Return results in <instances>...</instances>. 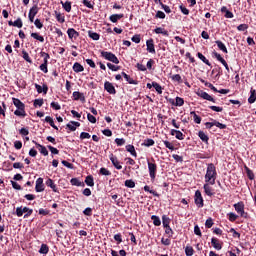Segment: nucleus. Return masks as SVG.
<instances>
[{
  "instance_id": "nucleus-35",
  "label": "nucleus",
  "mask_w": 256,
  "mask_h": 256,
  "mask_svg": "<svg viewBox=\"0 0 256 256\" xmlns=\"http://www.w3.org/2000/svg\"><path fill=\"white\" fill-rule=\"evenodd\" d=\"M61 5H62L63 9L66 11V13H71V2H69V1L63 2V1H61Z\"/></svg>"
},
{
  "instance_id": "nucleus-11",
  "label": "nucleus",
  "mask_w": 256,
  "mask_h": 256,
  "mask_svg": "<svg viewBox=\"0 0 256 256\" xmlns=\"http://www.w3.org/2000/svg\"><path fill=\"white\" fill-rule=\"evenodd\" d=\"M73 101H81V103H85L87 100L85 99V94L79 91H75L72 94Z\"/></svg>"
},
{
  "instance_id": "nucleus-21",
  "label": "nucleus",
  "mask_w": 256,
  "mask_h": 256,
  "mask_svg": "<svg viewBox=\"0 0 256 256\" xmlns=\"http://www.w3.org/2000/svg\"><path fill=\"white\" fill-rule=\"evenodd\" d=\"M198 137H199V139H201V141L203 143H205L206 145H209V136L207 134H205V132L200 130L198 132Z\"/></svg>"
},
{
  "instance_id": "nucleus-27",
  "label": "nucleus",
  "mask_w": 256,
  "mask_h": 256,
  "mask_svg": "<svg viewBox=\"0 0 256 256\" xmlns=\"http://www.w3.org/2000/svg\"><path fill=\"white\" fill-rule=\"evenodd\" d=\"M215 43L220 51H222L223 53H229V51L227 50V46H225V44L221 40H217Z\"/></svg>"
},
{
  "instance_id": "nucleus-64",
  "label": "nucleus",
  "mask_w": 256,
  "mask_h": 256,
  "mask_svg": "<svg viewBox=\"0 0 256 256\" xmlns=\"http://www.w3.org/2000/svg\"><path fill=\"white\" fill-rule=\"evenodd\" d=\"M164 229H165V233L167 236L173 237L174 232H173V229L171 228V226L165 227Z\"/></svg>"
},
{
  "instance_id": "nucleus-17",
  "label": "nucleus",
  "mask_w": 256,
  "mask_h": 256,
  "mask_svg": "<svg viewBox=\"0 0 256 256\" xmlns=\"http://www.w3.org/2000/svg\"><path fill=\"white\" fill-rule=\"evenodd\" d=\"M170 135H175L176 139H178L179 141H183V139H185V134H183V132H181L180 130L172 129L170 131Z\"/></svg>"
},
{
  "instance_id": "nucleus-63",
  "label": "nucleus",
  "mask_w": 256,
  "mask_h": 256,
  "mask_svg": "<svg viewBox=\"0 0 256 256\" xmlns=\"http://www.w3.org/2000/svg\"><path fill=\"white\" fill-rule=\"evenodd\" d=\"M213 57H215L217 59V61H219L220 63L224 62L225 60L221 57V54L217 53V51H214L212 53Z\"/></svg>"
},
{
  "instance_id": "nucleus-29",
  "label": "nucleus",
  "mask_w": 256,
  "mask_h": 256,
  "mask_svg": "<svg viewBox=\"0 0 256 256\" xmlns=\"http://www.w3.org/2000/svg\"><path fill=\"white\" fill-rule=\"evenodd\" d=\"M71 185L74 187H85V183L78 180V178H72L70 180Z\"/></svg>"
},
{
  "instance_id": "nucleus-8",
  "label": "nucleus",
  "mask_w": 256,
  "mask_h": 256,
  "mask_svg": "<svg viewBox=\"0 0 256 256\" xmlns=\"http://www.w3.org/2000/svg\"><path fill=\"white\" fill-rule=\"evenodd\" d=\"M37 13H39V6H32L28 14L30 23H33V21H35V16L37 15Z\"/></svg>"
},
{
  "instance_id": "nucleus-31",
  "label": "nucleus",
  "mask_w": 256,
  "mask_h": 256,
  "mask_svg": "<svg viewBox=\"0 0 256 256\" xmlns=\"http://www.w3.org/2000/svg\"><path fill=\"white\" fill-rule=\"evenodd\" d=\"M85 183L86 185H88V187H95V180L93 179L92 175H88L85 178Z\"/></svg>"
},
{
  "instance_id": "nucleus-51",
  "label": "nucleus",
  "mask_w": 256,
  "mask_h": 256,
  "mask_svg": "<svg viewBox=\"0 0 256 256\" xmlns=\"http://www.w3.org/2000/svg\"><path fill=\"white\" fill-rule=\"evenodd\" d=\"M124 185H125V187H128L129 189H134L135 181H133L132 179L126 180Z\"/></svg>"
},
{
  "instance_id": "nucleus-24",
  "label": "nucleus",
  "mask_w": 256,
  "mask_h": 256,
  "mask_svg": "<svg viewBox=\"0 0 256 256\" xmlns=\"http://www.w3.org/2000/svg\"><path fill=\"white\" fill-rule=\"evenodd\" d=\"M72 69L75 73H82V71H85V68L79 62L74 63Z\"/></svg>"
},
{
  "instance_id": "nucleus-23",
  "label": "nucleus",
  "mask_w": 256,
  "mask_h": 256,
  "mask_svg": "<svg viewBox=\"0 0 256 256\" xmlns=\"http://www.w3.org/2000/svg\"><path fill=\"white\" fill-rule=\"evenodd\" d=\"M30 36L32 37V39H35L36 41H39L40 43H45V38L37 32H32L30 34Z\"/></svg>"
},
{
  "instance_id": "nucleus-36",
  "label": "nucleus",
  "mask_w": 256,
  "mask_h": 256,
  "mask_svg": "<svg viewBox=\"0 0 256 256\" xmlns=\"http://www.w3.org/2000/svg\"><path fill=\"white\" fill-rule=\"evenodd\" d=\"M244 169L246 171L248 179H250V181H253V179H255V174L253 173V170H250L247 166H245Z\"/></svg>"
},
{
  "instance_id": "nucleus-15",
  "label": "nucleus",
  "mask_w": 256,
  "mask_h": 256,
  "mask_svg": "<svg viewBox=\"0 0 256 256\" xmlns=\"http://www.w3.org/2000/svg\"><path fill=\"white\" fill-rule=\"evenodd\" d=\"M198 97H201L202 99H205L206 101H211L212 103H215V99L209 95V93L201 90L198 92Z\"/></svg>"
},
{
  "instance_id": "nucleus-62",
  "label": "nucleus",
  "mask_w": 256,
  "mask_h": 256,
  "mask_svg": "<svg viewBox=\"0 0 256 256\" xmlns=\"http://www.w3.org/2000/svg\"><path fill=\"white\" fill-rule=\"evenodd\" d=\"M247 29H249L248 24H240L237 26V31H247Z\"/></svg>"
},
{
  "instance_id": "nucleus-32",
  "label": "nucleus",
  "mask_w": 256,
  "mask_h": 256,
  "mask_svg": "<svg viewBox=\"0 0 256 256\" xmlns=\"http://www.w3.org/2000/svg\"><path fill=\"white\" fill-rule=\"evenodd\" d=\"M162 225L163 227H170L169 225H171V218H169V216L167 215H163L162 216Z\"/></svg>"
},
{
  "instance_id": "nucleus-28",
  "label": "nucleus",
  "mask_w": 256,
  "mask_h": 256,
  "mask_svg": "<svg viewBox=\"0 0 256 256\" xmlns=\"http://www.w3.org/2000/svg\"><path fill=\"white\" fill-rule=\"evenodd\" d=\"M154 33H156V35H164V37H169V32L161 27L154 29Z\"/></svg>"
},
{
  "instance_id": "nucleus-49",
  "label": "nucleus",
  "mask_w": 256,
  "mask_h": 256,
  "mask_svg": "<svg viewBox=\"0 0 256 256\" xmlns=\"http://www.w3.org/2000/svg\"><path fill=\"white\" fill-rule=\"evenodd\" d=\"M239 216L233 212L228 213V219L231 221V223H234V221H237Z\"/></svg>"
},
{
  "instance_id": "nucleus-22",
  "label": "nucleus",
  "mask_w": 256,
  "mask_h": 256,
  "mask_svg": "<svg viewBox=\"0 0 256 256\" xmlns=\"http://www.w3.org/2000/svg\"><path fill=\"white\" fill-rule=\"evenodd\" d=\"M255 101H256V90L251 88L250 89V96L248 98V103L250 105H253V103H255Z\"/></svg>"
},
{
  "instance_id": "nucleus-39",
  "label": "nucleus",
  "mask_w": 256,
  "mask_h": 256,
  "mask_svg": "<svg viewBox=\"0 0 256 256\" xmlns=\"http://www.w3.org/2000/svg\"><path fill=\"white\" fill-rule=\"evenodd\" d=\"M152 86L154 87V89L157 91L158 95H162L163 94V87H161L159 85V83L157 82H152Z\"/></svg>"
},
{
  "instance_id": "nucleus-53",
  "label": "nucleus",
  "mask_w": 256,
  "mask_h": 256,
  "mask_svg": "<svg viewBox=\"0 0 256 256\" xmlns=\"http://www.w3.org/2000/svg\"><path fill=\"white\" fill-rule=\"evenodd\" d=\"M114 141L118 147H123L126 143L124 138H116Z\"/></svg>"
},
{
  "instance_id": "nucleus-5",
  "label": "nucleus",
  "mask_w": 256,
  "mask_h": 256,
  "mask_svg": "<svg viewBox=\"0 0 256 256\" xmlns=\"http://www.w3.org/2000/svg\"><path fill=\"white\" fill-rule=\"evenodd\" d=\"M233 207L240 217H244V219L249 217V213L245 212V203L243 201L234 204Z\"/></svg>"
},
{
  "instance_id": "nucleus-19",
  "label": "nucleus",
  "mask_w": 256,
  "mask_h": 256,
  "mask_svg": "<svg viewBox=\"0 0 256 256\" xmlns=\"http://www.w3.org/2000/svg\"><path fill=\"white\" fill-rule=\"evenodd\" d=\"M46 186L50 187V189H52V191H54V193H59V190L57 188V185L55 184V182L53 181V179L48 178L46 181Z\"/></svg>"
},
{
  "instance_id": "nucleus-2",
  "label": "nucleus",
  "mask_w": 256,
  "mask_h": 256,
  "mask_svg": "<svg viewBox=\"0 0 256 256\" xmlns=\"http://www.w3.org/2000/svg\"><path fill=\"white\" fill-rule=\"evenodd\" d=\"M13 105L16 106V110L14 111V115L16 117H27V112H25V104L22 103L18 98H12Z\"/></svg>"
},
{
  "instance_id": "nucleus-10",
  "label": "nucleus",
  "mask_w": 256,
  "mask_h": 256,
  "mask_svg": "<svg viewBox=\"0 0 256 256\" xmlns=\"http://www.w3.org/2000/svg\"><path fill=\"white\" fill-rule=\"evenodd\" d=\"M203 189L205 195H207L208 197H213V195H215L213 187H211V183L205 182V184L203 185Z\"/></svg>"
},
{
  "instance_id": "nucleus-4",
  "label": "nucleus",
  "mask_w": 256,
  "mask_h": 256,
  "mask_svg": "<svg viewBox=\"0 0 256 256\" xmlns=\"http://www.w3.org/2000/svg\"><path fill=\"white\" fill-rule=\"evenodd\" d=\"M100 57L106 59V61H110L111 63H115V65H119V58L112 52L100 51Z\"/></svg>"
},
{
  "instance_id": "nucleus-45",
  "label": "nucleus",
  "mask_w": 256,
  "mask_h": 256,
  "mask_svg": "<svg viewBox=\"0 0 256 256\" xmlns=\"http://www.w3.org/2000/svg\"><path fill=\"white\" fill-rule=\"evenodd\" d=\"M55 15H56V21H58V23H65V16L62 15L61 13L55 11Z\"/></svg>"
},
{
  "instance_id": "nucleus-44",
  "label": "nucleus",
  "mask_w": 256,
  "mask_h": 256,
  "mask_svg": "<svg viewBox=\"0 0 256 256\" xmlns=\"http://www.w3.org/2000/svg\"><path fill=\"white\" fill-rule=\"evenodd\" d=\"M195 254V250L192 246H186L185 248V255L186 256H193Z\"/></svg>"
},
{
  "instance_id": "nucleus-6",
  "label": "nucleus",
  "mask_w": 256,
  "mask_h": 256,
  "mask_svg": "<svg viewBox=\"0 0 256 256\" xmlns=\"http://www.w3.org/2000/svg\"><path fill=\"white\" fill-rule=\"evenodd\" d=\"M194 203L199 209H201L205 205L203 195L201 194L200 190H196L195 192Z\"/></svg>"
},
{
  "instance_id": "nucleus-47",
  "label": "nucleus",
  "mask_w": 256,
  "mask_h": 256,
  "mask_svg": "<svg viewBox=\"0 0 256 256\" xmlns=\"http://www.w3.org/2000/svg\"><path fill=\"white\" fill-rule=\"evenodd\" d=\"M22 57L24 61H27V63H33V60H31V57L29 56V53L27 51H22Z\"/></svg>"
},
{
  "instance_id": "nucleus-59",
  "label": "nucleus",
  "mask_w": 256,
  "mask_h": 256,
  "mask_svg": "<svg viewBox=\"0 0 256 256\" xmlns=\"http://www.w3.org/2000/svg\"><path fill=\"white\" fill-rule=\"evenodd\" d=\"M14 27L21 29V27H23V20H21V18H17V20L14 21Z\"/></svg>"
},
{
  "instance_id": "nucleus-37",
  "label": "nucleus",
  "mask_w": 256,
  "mask_h": 256,
  "mask_svg": "<svg viewBox=\"0 0 256 256\" xmlns=\"http://www.w3.org/2000/svg\"><path fill=\"white\" fill-rule=\"evenodd\" d=\"M39 253L41 255H47V253H49V246L47 244H42L39 249Z\"/></svg>"
},
{
  "instance_id": "nucleus-42",
  "label": "nucleus",
  "mask_w": 256,
  "mask_h": 256,
  "mask_svg": "<svg viewBox=\"0 0 256 256\" xmlns=\"http://www.w3.org/2000/svg\"><path fill=\"white\" fill-rule=\"evenodd\" d=\"M142 145H144V147H153V145H155V140L148 138L144 140Z\"/></svg>"
},
{
  "instance_id": "nucleus-54",
  "label": "nucleus",
  "mask_w": 256,
  "mask_h": 256,
  "mask_svg": "<svg viewBox=\"0 0 256 256\" xmlns=\"http://www.w3.org/2000/svg\"><path fill=\"white\" fill-rule=\"evenodd\" d=\"M125 80L127 81V83H129V85H138L139 84V82L137 80H134L129 75L125 78Z\"/></svg>"
},
{
  "instance_id": "nucleus-13",
  "label": "nucleus",
  "mask_w": 256,
  "mask_h": 256,
  "mask_svg": "<svg viewBox=\"0 0 256 256\" xmlns=\"http://www.w3.org/2000/svg\"><path fill=\"white\" fill-rule=\"evenodd\" d=\"M109 159L112 165L115 167V169H118V170L123 169V166L119 163V159H117V156L110 154Z\"/></svg>"
},
{
  "instance_id": "nucleus-25",
  "label": "nucleus",
  "mask_w": 256,
  "mask_h": 256,
  "mask_svg": "<svg viewBox=\"0 0 256 256\" xmlns=\"http://www.w3.org/2000/svg\"><path fill=\"white\" fill-rule=\"evenodd\" d=\"M126 151L132 155V157H137V151L135 150V146L128 144L126 145Z\"/></svg>"
},
{
  "instance_id": "nucleus-34",
  "label": "nucleus",
  "mask_w": 256,
  "mask_h": 256,
  "mask_svg": "<svg viewBox=\"0 0 256 256\" xmlns=\"http://www.w3.org/2000/svg\"><path fill=\"white\" fill-rule=\"evenodd\" d=\"M197 57H198V59H200V61L204 62L205 65H208V67H211V62H209L207 60V58L201 52L197 53Z\"/></svg>"
},
{
  "instance_id": "nucleus-50",
  "label": "nucleus",
  "mask_w": 256,
  "mask_h": 256,
  "mask_svg": "<svg viewBox=\"0 0 256 256\" xmlns=\"http://www.w3.org/2000/svg\"><path fill=\"white\" fill-rule=\"evenodd\" d=\"M166 149H169L170 151H175V146L173 145V143L167 141V140H164L163 141Z\"/></svg>"
},
{
  "instance_id": "nucleus-40",
  "label": "nucleus",
  "mask_w": 256,
  "mask_h": 256,
  "mask_svg": "<svg viewBox=\"0 0 256 256\" xmlns=\"http://www.w3.org/2000/svg\"><path fill=\"white\" fill-rule=\"evenodd\" d=\"M144 191H146V193H151V195H153L154 197H159V193H157V191L155 190H151V187H149L148 185L144 186Z\"/></svg>"
},
{
  "instance_id": "nucleus-58",
  "label": "nucleus",
  "mask_w": 256,
  "mask_h": 256,
  "mask_svg": "<svg viewBox=\"0 0 256 256\" xmlns=\"http://www.w3.org/2000/svg\"><path fill=\"white\" fill-rule=\"evenodd\" d=\"M48 62H43L39 69L43 71V73H49V69L47 68Z\"/></svg>"
},
{
  "instance_id": "nucleus-12",
  "label": "nucleus",
  "mask_w": 256,
  "mask_h": 256,
  "mask_svg": "<svg viewBox=\"0 0 256 256\" xmlns=\"http://www.w3.org/2000/svg\"><path fill=\"white\" fill-rule=\"evenodd\" d=\"M35 191L36 193H43V191H45V184H43V178H38L36 180Z\"/></svg>"
},
{
  "instance_id": "nucleus-38",
  "label": "nucleus",
  "mask_w": 256,
  "mask_h": 256,
  "mask_svg": "<svg viewBox=\"0 0 256 256\" xmlns=\"http://www.w3.org/2000/svg\"><path fill=\"white\" fill-rule=\"evenodd\" d=\"M151 219H152L153 225H155V227H160V225H161V218H159V216L152 215Z\"/></svg>"
},
{
  "instance_id": "nucleus-26",
  "label": "nucleus",
  "mask_w": 256,
  "mask_h": 256,
  "mask_svg": "<svg viewBox=\"0 0 256 256\" xmlns=\"http://www.w3.org/2000/svg\"><path fill=\"white\" fill-rule=\"evenodd\" d=\"M123 17H125V15L123 14H112L109 17V20L111 21V23H117V21H119V19H123Z\"/></svg>"
},
{
  "instance_id": "nucleus-16",
  "label": "nucleus",
  "mask_w": 256,
  "mask_h": 256,
  "mask_svg": "<svg viewBox=\"0 0 256 256\" xmlns=\"http://www.w3.org/2000/svg\"><path fill=\"white\" fill-rule=\"evenodd\" d=\"M67 35L71 41L76 40L79 37V32L75 28H68Z\"/></svg>"
},
{
  "instance_id": "nucleus-7",
  "label": "nucleus",
  "mask_w": 256,
  "mask_h": 256,
  "mask_svg": "<svg viewBox=\"0 0 256 256\" xmlns=\"http://www.w3.org/2000/svg\"><path fill=\"white\" fill-rule=\"evenodd\" d=\"M104 89L105 91H107V93H109L110 95H116L117 94V90L115 89V86H113V83L106 81L104 83Z\"/></svg>"
},
{
  "instance_id": "nucleus-20",
  "label": "nucleus",
  "mask_w": 256,
  "mask_h": 256,
  "mask_svg": "<svg viewBox=\"0 0 256 256\" xmlns=\"http://www.w3.org/2000/svg\"><path fill=\"white\" fill-rule=\"evenodd\" d=\"M221 13H224V17H225L226 19H233V17H235V15H233V12H231V11H229V10L227 9V6H223V7L221 8Z\"/></svg>"
},
{
  "instance_id": "nucleus-43",
  "label": "nucleus",
  "mask_w": 256,
  "mask_h": 256,
  "mask_svg": "<svg viewBox=\"0 0 256 256\" xmlns=\"http://www.w3.org/2000/svg\"><path fill=\"white\" fill-rule=\"evenodd\" d=\"M183 105H185V100L177 96L175 101V107H183Z\"/></svg>"
},
{
  "instance_id": "nucleus-33",
  "label": "nucleus",
  "mask_w": 256,
  "mask_h": 256,
  "mask_svg": "<svg viewBox=\"0 0 256 256\" xmlns=\"http://www.w3.org/2000/svg\"><path fill=\"white\" fill-rule=\"evenodd\" d=\"M88 36L90 37V39H93V41H99L101 35H99V33L97 32H93L91 30L88 31Z\"/></svg>"
},
{
  "instance_id": "nucleus-30",
  "label": "nucleus",
  "mask_w": 256,
  "mask_h": 256,
  "mask_svg": "<svg viewBox=\"0 0 256 256\" xmlns=\"http://www.w3.org/2000/svg\"><path fill=\"white\" fill-rule=\"evenodd\" d=\"M45 122H46V123H49V125H50L51 127H53V129H55L56 131H59V127H57V126L55 125V122L53 121V118H52L51 116H46V117H45Z\"/></svg>"
},
{
  "instance_id": "nucleus-41",
  "label": "nucleus",
  "mask_w": 256,
  "mask_h": 256,
  "mask_svg": "<svg viewBox=\"0 0 256 256\" xmlns=\"http://www.w3.org/2000/svg\"><path fill=\"white\" fill-rule=\"evenodd\" d=\"M190 115L193 117L194 122L197 123V125H200L201 123V117L195 113V111L190 112Z\"/></svg>"
},
{
  "instance_id": "nucleus-18",
  "label": "nucleus",
  "mask_w": 256,
  "mask_h": 256,
  "mask_svg": "<svg viewBox=\"0 0 256 256\" xmlns=\"http://www.w3.org/2000/svg\"><path fill=\"white\" fill-rule=\"evenodd\" d=\"M35 89L37 93H44V95H47V92L49 91V86L47 84H43V87L39 84H35Z\"/></svg>"
},
{
  "instance_id": "nucleus-14",
  "label": "nucleus",
  "mask_w": 256,
  "mask_h": 256,
  "mask_svg": "<svg viewBox=\"0 0 256 256\" xmlns=\"http://www.w3.org/2000/svg\"><path fill=\"white\" fill-rule=\"evenodd\" d=\"M211 245L216 249V251H221L223 249V242L219 241V239L215 237L211 239Z\"/></svg>"
},
{
  "instance_id": "nucleus-48",
  "label": "nucleus",
  "mask_w": 256,
  "mask_h": 256,
  "mask_svg": "<svg viewBox=\"0 0 256 256\" xmlns=\"http://www.w3.org/2000/svg\"><path fill=\"white\" fill-rule=\"evenodd\" d=\"M99 175H104L105 177H109L111 175V171L107 168H100Z\"/></svg>"
},
{
  "instance_id": "nucleus-56",
  "label": "nucleus",
  "mask_w": 256,
  "mask_h": 256,
  "mask_svg": "<svg viewBox=\"0 0 256 256\" xmlns=\"http://www.w3.org/2000/svg\"><path fill=\"white\" fill-rule=\"evenodd\" d=\"M166 15L165 12L158 10L155 15V19H165Z\"/></svg>"
},
{
  "instance_id": "nucleus-57",
  "label": "nucleus",
  "mask_w": 256,
  "mask_h": 256,
  "mask_svg": "<svg viewBox=\"0 0 256 256\" xmlns=\"http://www.w3.org/2000/svg\"><path fill=\"white\" fill-rule=\"evenodd\" d=\"M39 152L41 153V155H44V157H47V155H49V151L45 146H40Z\"/></svg>"
},
{
  "instance_id": "nucleus-46",
  "label": "nucleus",
  "mask_w": 256,
  "mask_h": 256,
  "mask_svg": "<svg viewBox=\"0 0 256 256\" xmlns=\"http://www.w3.org/2000/svg\"><path fill=\"white\" fill-rule=\"evenodd\" d=\"M25 211H27V209L23 208V206L17 207L15 214L17 215V217H23V213H25Z\"/></svg>"
},
{
  "instance_id": "nucleus-9",
  "label": "nucleus",
  "mask_w": 256,
  "mask_h": 256,
  "mask_svg": "<svg viewBox=\"0 0 256 256\" xmlns=\"http://www.w3.org/2000/svg\"><path fill=\"white\" fill-rule=\"evenodd\" d=\"M146 51H148V53H152L155 54V41L153 40V38H150L149 40L146 41Z\"/></svg>"
},
{
  "instance_id": "nucleus-60",
  "label": "nucleus",
  "mask_w": 256,
  "mask_h": 256,
  "mask_svg": "<svg viewBox=\"0 0 256 256\" xmlns=\"http://www.w3.org/2000/svg\"><path fill=\"white\" fill-rule=\"evenodd\" d=\"M43 103H44L43 98L35 99L33 105L34 107H43Z\"/></svg>"
},
{
  "instance_id": "nucleus-1",
  "label": "nucleus",
  "mask_w": 256,
  "mask_h": 256,
  "mask_svg": "<svg viewBox=\"0 0 256 256\" xmlns=\"http://www.w3.org/2000/svg\"><path fill=\"white\" fill-rule=\"evenodd\" d=\"M204 179H205V183H210V185H215V181H217V168L215 167V164L210 163L207 165Z\"/></svg>"
},
{
  "instance_id": "nucleus-55",
  "label": "nucleus",
  "mask_w": 256,
  "mask_h": 256,
  "mask_svg": "<svg viewBox=\"0 0 256 256\" xmlns=\"http://www.w3.org/2000/svg\"><path fill=\"white\" fill-rule=\"evenodd\" d=\"M107 67H108V69H110L111 71H119L120 69H121V67L120 66H116V65H114V64H112V63H107Z\"/></svg>"
},
{
  "instance_id": "nucleus-52",
  "label": "nucleus",
  "mask_w": 256,
  "mask_h": 256,
  "mask_svg": "<svg viewBox=\"0 0 256 256\" xmlns=\"http://www.w3.org/2000/svg\"><path fill=\"white\" fill-rule=\"evenodd\" d=\"M23 209H26V210L24 211V213H26V214L24 215V219H27L28 217H31V215H33V209H30V208H28V207H23Z\"/></svg>"
},
{
  "instance_id": "nucleus-3",
  "label": "nucleus",
  "mask_w": 256,
  "mask_h": 256,
  "mask_svg": "<svg viewBox=\"0 0 256 256\" xmlns=\"http://www.w3.org/2000/svg\"><path fill=\"white\" fill-rule=\"evenodd\" d=\"M147 165H148V172L150 175V179L151 181H155L157 177V163H155V159L151 158V161L148 160Z\"/></svg>"
},
{
  "instance_id": "nucleus-61",
  "label": "nucleus",
  "mask_w": 256,
  "mask_h": 256,
  "mask_svg": "<svg viewBox=\"0 0 256 256\" xmlns=\"http://www.w3.org/2000/svg\"><path fill=\"white\" fill-rule=\"evenodd\" d=\"M214 223H213V218H208L205 222V227L207 229H211V227H213Z\"/></svg>"
}]
</instances>
